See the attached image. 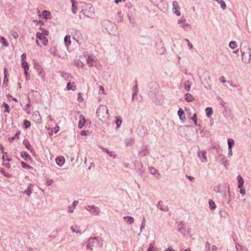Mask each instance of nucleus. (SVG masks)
<instances>
[{
    "mask_svg": "<svg viewBox=\"0 0 251 251\" xmlns=\"http://www.w3.org/2000/svg\"><path fill=\"white\" fill-rule=\"evenodd\" d=\"M102 29L107 32L110 35H117L118 33L117 25L113 23L108 21L103 20L101 23Z\"/></svg>",
    "mask_w": 251,
    "mask_h": 251,
    "instance_id": "obj_1",
    "label": "nucleus"
},
{
    "mask_svg": "<svg viewBox=\"0 0 251 251\" xmlns=\"http://www.w3.org/2000/svg\"><path fill=\"white\" fill-rule=\"evenodd\" d=\"M97 115L100 120L106 121L109 118V112L107 107L105 105H100L97 108Z\"/></svg>",
    "mask_w": 251,
    "mask_h": 251,
    "instance_id": "obj_2",
    "label": "nucleus"
},
{
    "mask_svg": "<svg viewBox=\"0 0 251 251\" xmlns=\"http://www.w3.org/2000/svg\"><path fill=\"white\" fill-rule=\"evenodd\" d=\"M242 60L246 64L250 62L251 59V49L249 47H245L241 50Z\"/></svg>",
    "mask_w": 251,
    "mask_h": 251,
    "instance_id": "obj_3",
    "label": "nucleus"
},
{
    "mask_svg": "<svg viewBox=\"0 0 251 251\" xmlns=\"http://www.w3.org/2000/svg\"><path fill=\"white\" fill-rule=\"evenodd\" d=\"M84 208L94 216H98L100 212V208L95 205H87L85 206Z\"/></svg>",
    "mask_w": 251,
    "mask_h": 251,
    "instance_id": "obj_4",
    "label": "nucleus"
},
{
    "mask_svg": "<svg viewBox=\"0 0 251 251\" xmlns=\"http://www.w3.org/2000/svg\"><path fill=\"white\" fill-rule=\"evenodd\" d=\"M87 64L89 67H97L98 61L97 57L94 55H88L86 59Z\"/></svg>",
    "mask_w": 251,
    "mask_h": 251,
    "instance_id": "obj_5",
    "label": "nucleus"
},
{
    "mask_svg": "<svg viewBox=\"0 0 251 251\" xmlns=\"http://www.w3.org/2000/svg\"><path fill=\"white\" fill-rule=\"evenodd\" d=\"M197 155L201 162L205 163L208 162L207 152L205 150H198Z\"/></svg>",
    "mask_w": 251,
    "mask_h": 251,
    "instance_id": "obj_6",
    "label": "nucleus"
},
{
    "mask_svg": "<svg viewBox=\"0 0 251 251\" xmlns=\"http://www.w3.org/2000/svg\"><path fill=\"white\" fill-rule=\"evenodd\" d=\"M73 39L75 40L79 45H81L84 42L83 36L78 30L75 31L73 34Z\"/></svg>",
    "mask_w": 251,
    "mask_h": 251,
    "instance_id": "obj_7",
    "label": "nucleus"
},
{
    "mask_svg": "<svg viewBox=\"0 0 251 251\" xmlns=\"http://www.w3.org/2000/svg\"><path fill=\"white\" fill-rule=\"evenodd\" d=\"M96 237L89 238L87 242L86 249L92 251L94 247L96 244Z\"/></svg>",
    "mask_w": 251,
    "mask_h": 251,
    "instance_id": "obj_8",
    "label": "nucleus"
},
{
    "mask_svg": "<svg viewBox=\"0 0 251 251\" xmlns=\"http://www.w3.org/2000/svg\"><path fill=\"white\" fill-rule=\"evenodd\" d=\"M180 6L177 1H173V12L176 14L177 16H180L181 13L179 11L180 10Z\"/></svg>",
    "mask_w": 251,
    "mask_h": 251,
    "instance_id": "obj_9",
    "label": "nucleus"
},
{
    "mask_svg": "<svg viewBox=\"0 0 251 251\" xmlns=\"http://www.w3.org/2000/svg\"><path fill=\"white\" fill-rule=\"evenodd\" d=\"M177 24L179 25L180 27L183 28L184 30H187L190 27V25L186 22V20L185 19L178 20Z\"/></svg>",
    "mask_w": 251,
    "mask_h": 251,
    "instance_id": "obj_10",
    "label": "nucleus"
},
{
    "mask_svg": "<svg viewBox=\"0 0 251 251\" xmlns=\"http://www.w3.org/2000/svg\"><path fill=\"white\" fill-rule=\"evenodd\" d=\"M78 201H75L73 202L72 205H69L67 207V212L69 213H72L74 212L76 206L77 205Z\"/></svg>",
    "mask_w": 251,
    "mask_h": 251,
    "instance_id": "obj_11",
    "label": "nucleus"
},
{
    "mask_svg": "<svg viewBox=\"0 0 251 251\" xmlns=\"http://www.w3.org/2000/svg\"><path fill=\"white\" fill-rule=\"evenodd\" d=\"M79 121L78 125V127L79 129H81L85 125L86 122L85 118L83 115H80L79 116Z\"/></svg>",
    "mask_w": 251,
    "mask_h": 251,
    "instance_id": "obj_12",
    "label": "nucleus"
},
{
    "mask_svg": "<svg viewBox=\"0 0 251 251\" xmlns=\"http://www.w3.org/2000/svg\"><path fill=\"white\" fill-rule=\"evenodd\" d=\"M149 152L148 147L145 146L141 149L140 151H139V155L140 157H144L147 155Z\"/></svg>",
    "mask_w": 251,
    "mask_h": 251,
    "instance_id": "obj_13",
    "label": "nucleus"
},
{
    "mask_svg": "<svg viewBox=\"0 0 251 251\" xmlns=\"http://www.w3.org/2000/svg\"><path fill=\"white\" fill-rule=\"evenodd\" d=\"M36 37L41 40H43V44L44 45L46 46L48 45V39L45 36H43L42 34H40V32H37L36 33Z\"/></svg>",
    "mask_w": 251,
    "mask_h": 251,
    "instance_id": "obj_14",
    "label": "nucleus"
},
{
    "mask_svg": "<svg viewBox=\"0 0 251 251\" xmlns=\"http://www.w3.org/2000/svg\"><path fill=\"white\" fill-rule=\"evenodd\" d=\"M177 114L179 117L180 120L182 123H184L185 121V117L183 110L180 108L177 112Z\"/></svg>",
    "mask_w": 251,
    "mask_h": 251,
    "instance_id": "obj_15",
    "label": "nucleus"
},
{
    "mask_svg": "<svg viewBox=\"0 0 251 251\" xmlns=\"http://www.w3.org/2000/svg\"><path fill=\"white\" fill-rule=\"evenodd\" d=\"M157 207L162 211L167 212L169 211V208L167 206H164L162 201H158Z\"/></svg>",
    "mask_w": 251,
    "mask_h": 251,
    "instance_id": "obj_16",
    "label": "nucleus"
},
{
    "mask_svg": "<svg viewBox=\"0 0 251 251\" xmlns=\"http://www.w3.org/2000/svg\"><path fill=\"white\" fill-rule=\"evenodd\" d=\"M23 144L25 145V146L26 149H27L28 151H29L31 153H34V151H33L32 147H31V145L30 144L29 141L25 139L23 141Z\"/></svg>",
    "mask_w": 251,
    "mask_h": 251,
    "instance_id": "obj_17",
    "label": "nucleus"
},
{
    "mask_svg": "<svg viewBox=\"0 0 251 251\" xmlns=\"http://www.w3.org/2000/svg\"><path fill=\"white\" fill-rule=\"evenodd\" d=\"M61 75L65 80L67 81H71L72 79V77L70 74L65 72H61Z\"/></svg>",
    "mask_w": 251,
    "mask_h": 251,
    "instance_id": "obj_18",
    "label": "nucleus"
},
{
    "mask_svg": "<svg viewBox=\"0 0 251 251\" xmlns=\"http://www.w3.org/2000/svg\"><path fill=\"white\" fill-rule=\"evenodd\" d=\"M71 230L73 233H75L76 234H81V231L80 229L79 226L77 225H73L71 227Z\"/></svg>",
    "mask_w": 251,
    "mask_h": 251,
    "instance_id": "obj_19",
    "label": "nucleus"
},
{
    "mask_svg": "<svg viewBox=\"0 0 251 251\" xmlns=\"http://www.w3.org/2000/svg\"><path fill=\"white\" fill-rule=\"evenodd\" d=\"M55 161L57 165L62 166L65 163V158L64 157L59 156L56 158Z\"/></svg>",
    "mask_w": 251,
    "mask_h": 251,
    "instance_id": "obj_20",
    "label": "nucleus"
},
{
    "mask_svg": "<svg viewBox=\"0 0 251 251\" xmlns=\"http://www.w3.org/2000/svg\"><path fill=\"white\" fill-rule=\"evenodd\" d=\"M123 219L125 220V221L128 224L131 225L134 223V220L132 217L129 216H124Z\"/></svg>",
    "mask_w": 251,
    "mask_h": 251,
    "instance_id": "obj_21",
    "label": "nucleus"
},
{
    "mask_svg": "<svg viewBox=\"0 0 251 251\" xmlns=\"http://www.w3.org/2000/svg\"><path fill=\"white\" fill-rule=\"evenodd\" d=\"M237 180L238 181V187L239 188L243 187L244 181L242 177L240 175H238L237 177Z\"/></svg>",
    "mask_w": 251,
    "mask_h": 251,
    "instance_id": "obj_22",
    "label": "nucleus"
},
{
    "mask_svg": "<svg viewBox=\"0 0 251 251\" xmlns=\"http://www.w3.org/2000/svg\"><path fill=\"white\" fill-rule=\"evenodd\" d=\"M217 158L221 162L222 164L225 165L226 163L225 155L222 153H219L217 156Z\"/></svg>",
    "mask_w": 251,
    "mask_h": 251,
    "instance_id": "obj_23",
    "label": "nucleus"
},
{
    "mask_svg": "<svg viewBox=\"0 0 251 251\" xmlns=\"http://www.w3.org/2000/svg\"><path fill=\"white\" fill-rule=\"evenodd\" d=\"M155 242L152 241L149 245L147 251H157V248L155 246Z\"/></svg>",
    "mask_w": 251,
    "mask_h": 251,
    "instance_id": "obj_24",
    "label": "nucleus"
},
{
    "mask_svg": "<svg viewBox=\"0 0 251 251\" xmlns=\"http://www.w3.org/2000/svg\"><path fill=\"white\" fill-rule=\"evenodd\" d=\"M21 157L25 160H31L30 155L26 151H22L21 153Z\"/></svg>",
    "mask_w": 251,
    "mask_h": 251,
    "instance_id": "obj_25",
    "label": "nucleus"
},
{
    "mask_svg": "<svg viewBox=\"0 0 251 251\" xmlns=\"http://www.w3.org/2000/svg\"><path fill=\"white\" fill-rule=\"evenodd\" d=\"M194 97L190 93H186L185 95V100L188 102H191L194 100Z\"/></svg>",
    "mask_w": 251,
    "mask_h": 251,
    "instance_id": "obj_26",
    "label": "nucleus"
},
{
    "mask_svg": "<svg viewBox=\"0 0 251 251\" xmlns=\"http://www.w3.org/2000/svg\"><path fill=\"white\" fill-rule=\"evenodd\" d=\"M75 85L74 82L71 83L70 81H69L67 83V89L68 90H72L73 91H75Z\"/></svg>",
    "mask_w": 251,
    "mask_h": 251,
    "instance_id": "obj_27",
    "label": "nucleus"
},
{
    "mask_svg": "<svg viewBox=\"0 0 251 251\" xmlns=\"http://www.w3.org/2000/svg\"><path fill=\"white\" fill-rule=\"evenodd\" d=\"M149 172L151 174L154 175L156 177L159 176V174L157 170L154 168H150L149 169Z\"/></svg>",
    "mask_w": 251,
    "mask_h": 251,
    "instance_id": "obj_28",
    "label": "nucleus"
},
{
    "mask_svg": "<svg viewBox=\"0 0 251 251\" xmlns=\"http://www.w3.org/2000/svg\"><path fill=\"white\" fill-rule=\"evenodd\" d=\"M102 149L104 152L107 153L110 157H112L114 158H116L117 157V154L113 153V151H110L107 149L104 148H102Z\"/></svg>",
    "mask_w": 251,
    "mask_h": 251,
    "instance_id": "obj_29",
    "label": "nucleus"
},
{
    "mask_svg": "<svg viewBox=\"0 0 251 251\" xmlns=\"http://www.w3.org/2000/svg\"><path fill=\"white\" fill-rule=\"evenodd\" d=\"M31 185L32 184L30 183L26 189L23 192L24 194H26L28 196H30L32 193V189L31 188Z\"/></svg>",
    "mask_w": 251,
    "mask_h": 251,
    "instance_id": "obj_30",
    "label": "nucleus"
},
{
    "mask_svg": "<svg viewBox=\"0 0 251 251\" xmlns=\"http://www.w3.org/2000/svg\"><path fill=\"white\" fill-rule=\"evenodd\" d=\"M64 43L67 47L71 45V36L69 35H67L65 36L64 38Z\"/></svg>",
    "mask_w": 251,
    "mask_h": 251,
    "instance_id": "obj_31",
    "label": "nucleus"
},
{
    "mask_svg": "<svg viewBox=\"0 0 251 251\" xmlns=\"http://www.w3.org/2000/svg\"><path fill=\"white\" fill-rule=\"evenodd\" d=\"M75 65L78 68H83L84 66V63L80 60H75Z\"/></svg>",
    "mask_w": 251,
    "mask_h": 251,
    "instance_id": "obj_32",
    "label": "nucleus"
},
{
    "mask_svg": "<svg viewBox=\"0 0 251 251\" xmlns=\"http://www.w3.org/2000/svg\"><path fill=\"white\" fill-rule=\"evenodd\" d=\"M208 203H209V208L210 210H214L216 208V204L213 200H212L211 199L209 200Z\"/></svg>",
    "mask_w": 251,
    "mask_h": 251,
    "instance_id": "obj_33",
    "label": "nucleus"
},
{
    "mask_svg": "<svg viewBox=\"0 0 251 251\" xmlns=\"http://www.w3.org/2000/svg\"><path fill=\"white\" fill-rule=\"evenodd\" d=\"M21 133V131L20 130H17L15 136H13V137H9L8 138V141L9 142L11 143L13 141V140L15 139V138H19V135H20Z\"/></svg>",
    "mask_w": 251,
    "mask_h": 251,
    "instance_id": "obj_34",
    "label": "nucleus"
},
{
    "mask_svg": "<svg viewBox=\"0 0 251 251\" xmlns=\"http://www.w3.org/2000/svg\"><path fill=\"white\" fill-rule=\"evenodd\" d=\"M125 144L126 146H131L134 143V140L132 138H127L125 141Z\"/></svg>",
    "mask_w": 251,
    "mask_h": 251,
    "instance_id": "obj_35",
    "label": "nucleus"
},
{
    "mask_svg": "<svg viewBox=\"0 0 251 251\" xmlns=\"http://www.w3.org/2000/svg\"><path fill=\"white\" fill-rule=\"evenodd\" d=\"M72 2V12L73 14H75L77 11V6H75V0H71Z\"/></svg>",
    "mask_w": 251,
    "mask_h": 251,
    "instance_id": "obj_36",
    "label": "nucleus"
},
{
    "mask_svg": "<svg viewBox=\"0 0 251 251\" xmlns=\"http://www.w3.org/2000/svg\"><path fill=\"white\" fill-rule=\"evenodd\" d=\"M0 42L5 47H7L9 46L8 42L4 37H0Z\"/></svg>",
    "mask_w": 251,
    "mask_h": 251,
    "instance_id": "obj_37",
    "label": "nucleus"
},
{
    "mask_svg": "<svg viewBox=\"0 0 251 251\" xmlns=\"http://www.w3.org/2000/svg\"><path fill=\"white\" fill-rule=\"evenodd\" d=\"M138 92V90L137 85H136L132 88V100L134 99L135 96L137 94Z\"/></svg>",
    "mask_w": 251,
    "mask_h": 251,
    "instance_id": "obj_38",
    "label": "nucleus"
},
{
    "mask_svg": "<svg viewBox=\"0 0 251 251\" xmlns=\"http://www.w3.org/2000/svg\"><path fill=\"white\" fill-rule=\"evenodd\" d=\"M205 112L207 116L210 117L213 114V110L211 107H207L205 109Z\"/></svg>",
    "mask_w": 251,
    "mask_h": 251,
    "instance_id": "obj_39",
    "label": "nucleus"
},
{
    "mask_svg": "<svg viewBox=\"0 0 251 251\" xmlns=\"http://www.w3.org/2000/svg\"><path fill=\"white\" fill-rule=\"evenodd\" d=\"M229 46L231 49H235L237 47V42L234 41H232L229 42Z\"/></svg>",
    "mask_w": 251,
    "mask_h": 251,
    "instance_id": "obj_40",
    "label": "nucleus"
},
{
    "mask_svg": "<svg viewBox=\"0 0 251 251\" xmlns=\"http://www.w3.org/2000/svg\"><path fill=\"white\" fill-rule=\"evenodd\" d=\"M220 217L224 218H226L228 216L227 212L225 210H220L219 211Z\"/></svg>",
    "mask_w": 251,
    "mask_h": 251,
    "instance_id": "obj_41",
    "label": "nucleus"
},
{
    "mask_svg": "<svg viewBox=\"0 0 251 251\" xmlns=\"http://www.w3.org/2000/svg\"><path fill=\"white\" fill-rule=\"evenodd\" d=\"M203 74L205 75L206 76V77L205 78V80L207 82V83H208V81H210V75H209V73L207 71H203Z\"/></svg>",
    "mask_w": 251,
    "mask_h": 251,
    "instance_id": "obj_42",
    "label": "nucleus"
},
{
    "mask_svg": "<svg viewBox=\"0 0 251 251\" xmlns=\"http://www.w3.org/2000/svg\"><path fill=\"white\" fill-rule=\"evenodd\" d=\"M234 144V141L233 140V139H232L231 138H229L227 140V144H228V149H230V148L232 149Z\"/></svg>",
    "mask_w": 251,
    "mask_h": 251,
    "instance_id": "obj_43",
    "label": "nucleus"
},
{
    "mask_svg": "<svg viewBox=\"0 0 251 251\" xmlns=\"http://www.w3.org/2000/svg\"><path fill=\"white\" fill-rule=\"evenodd\" d=\"M191 87V84L189 81H187L184 82V88L186 91H189Z\"/></svg>",
    "mask_w": 251,
    "mask_h": 251,
    "instance_id": "obj_44",
    "label": "nucleus"
},
{
    "mask_svg": "<svg viewBox=\"0 0 251 251\" xmlns=\"http://www.w3.org/2000/svg\"><path fill=\"white\" fill-rule=\"evenodd\" d=\"M50 12L47 10H44L42 12V15L43 17L46 19H50L49 17L50 16Z\"/></svg>",
    "mask_w": 251,
    "mask_h": 251,
    "instance_id": "obj_45",
    "label": "nucleus"
},
{
    "mask_svg": "<svg viewBox=\"0 0 251 251\" xmlns=\"http://www.w3.org/2000/svg\"><path fill=\"white\" fill-rule=\"evenodd\" d=\"M22 67L24 68V71L28 70L29 69L28 63L25 61L22 62Z\"/></svg>",
    "mask_w": 251,
    "mask_h": 251,
    "instance_id": "obj_46",
    "label": "nucleus"
},
{
    "mask_svg": "<svg viewBox=\"0 0 251 251\" xmlns=\"http://www.w3.org/2000/svg\"><path fill=\"white\" fill-rule=\"evenodd\" d=\"M56 49L55 47L50 48L49 50V52L54 56L56 55Z\"/></svg>",
    "mask_w": 251,
    "mask_h": 251,
    "instance_id": "obj_47",
    "label": "nucleus"
},
{
    "mask_svg": "<svg viewBox=\"0 0 251 251\" xmlns=\"http://www.w3.org/2000/svg\"><path fill=\"white\" fill-rule=\"evenodd\" d=\"M122 120L120 117H117V120L116 121V124L117 128H119L122 124Z\"/></svg>",
    "mask_w": 251,
    "mask_h": 251,
    "instance_id": "obj_48",
    "label": "nucleus"
},
{
    "mask_svg": "<svg viewBox=\"0 0 251 251\" xmlns=\"http://www.w3.org/2000/svg\"><path fill=\"white\" fill-rule=\"evenodd\" d=\"M3 107L4 108V112L9 113L10 112L9 105L5 102L2 104Z\"/></svg>",
    "mask_w": 251,
    "mask_h": 251,
    "instance_id": "obj_49",
    "label": "nucleus"
},
{
    "mask_svg": "<svg viewBox=\"0 0 251 251\" xmlns=\"http://www.w3.org/2000/svg\"><path fill=\"white\" fill-rule=\"evenodd\" d=\"M0 172L1 173H2L5 176L7 177H10L11 175L8 173H6L4 170V169L3 168H0Z\"/></svg>",
    "mask_w": 251,
    "mask_h": 251,
    "instance_id": "obj_50",
    "label": "nucleus"
},
{
    "mask_svg": "<svg viewBox=\"0 0 251 251\" xmlns=\"http://www.w3.org/2000/svg\"><path fill=\"white\" fill-rule=\"evenodd\" d=\"M38 75L41 77L43 78H44L45 77V72L43 69H40V70H38Z\"/></svg>",
    "mask_w": 251,
    "mask_h": 251,
    "instance_id": "obj_51",
    "label": "nucleus"
},
{
    "mask_svg": "<svg viewBox=\"0 0 251 251\" xmlns=\"http://www.w3.org/2000/svg\"><path fill=\"white\" fill-rule=\"evenodd\" d=\"M96 244H97L100 247H101L103 246V241L99 238L98 237H96Z\"/></svg>",
    "mask_w": 251,
    "mask_h": 251,
    "instance_id": "obj_52",
    "label": "nucleus"
},
{
    "mask_svg": "<svg viewBox=\"0 0 251 251\" xmlns=\"http://www.w3.org/2000/svg\"><path fill=\"white\" fill-rule=\"evenodd\" d=\"M21 165L22 167L23 168H24V169H25V168L31 169V168H32V167L30 165L26 164L24 162H21Z\"/></svg>",
    "mask_w": 251,
    "mask_h": 251,
    "instance_id": "obj_53",
    "label": "nucleus"
},
{
    "mask_svg": "<svg viewBox=\"0 0 251 251\" xmlns=\"http://www.w3.org/2000/svg\"><path fill=\"white\" fill-rule=\"evenodd\" d=\"M185 41H186L187 43V46L188 47V48L190 50H193V44L190 42L189 40L188 39H185Z\"/></svg>",
    "mask_w": 251,
    "mask_h": 251,
    "instance_id": "obj_54",
    "label": "nucleus"
},
{
    "mask_svg": "<svg viewBox=\"0 0 251 251\" xmlns=\"http://www.w3.org/2000/svg\"><path fill=\"white\" fill-rule=\"evenodd\" d=\"M30 126V123L27 120H25L24 122V127L25 128H27Z\"/></svg>",
    "mask_w": 251,
    "mask_h": 251,
    "instance_id": "obj_55",
    "label": "nucleus"
},
{
    "mask_svg": "<svg viewBox=\"0 0 251 251\" xmlns=\"http://www.w3.org/2000/svg\"><path fill=\"white\" fill-rule=\"evenodd\" d=\"M24 110L26 113H27V114L30 113L29 102H28V103L26 104V106Z\"/></svg>",
    "mask_w": 251,
    "mask_h": 251,
    "instance_id": "obj_56",
    "label": "nucleus"
},
{
    "mask_svg": "<svg viewBox=\"0 0 251 251\" xmlns=\"http://www.w3.org/2000/svg\"><path fill=\"white\" fill-rule=\"evenodd\" d=\"M161 49L157 51V53L158 54H162L165 51V48L163 47L162 44H160Z\"/></svg>",
    "mask_w": 251,
    "mask_h": 251,
    "instance_id": "obj_57",
    "label": "nucleus"
},
{
    "mask_svg": "<svg viewBox=\"0 0 251 251\" xmlns=\"http://www.w3.org/2000/svg\"><path fill=\"white\" fill-rule=\"evenodd\" d=\"M197 115L196 113H195L193 115V116L192 117V118H191L192 120L194 121V124L195 126H198V124H197Z\"/></svg>",
    "mask_w": 251,
    "mask_h": 251,
    "instance_id": "obj_58",
    "label": "nucleus"
},
{
    "mask_svg": "<svg viewBox=\"0 0 251 251\" xmlns=\"http://www.w3.org/2000/svg\"><path fill=\"white\" fill-rule=\"evenodd\" d=\"M11 35L14 39H17L18 37L17 32L15 31H12L11 32Z\"/></svg>",
    "mask_w": 251,
    "mask_h": 251,
    "instance_id": "obj_59",
    "label": "nucleus"
},
{
    "mask_svg": "<svg viewBox=\"0 0 251 251\" xmlns=\"http://www.w3.org/2000/svg\"><path fill=\"white\" fill-rule=\"evenodd\" d=\"M49 31L45 29H42V32L40 33V34H42L43 36H47L49 35Z\"/></svg>",
    "mask_w": 251,
    "mask_h": 251,
    "instance_id": "obj_60",
    "label": "nucleus"
},
{
    "mask_svg": "<svg viewBox=\"0 0 251 251\" xmlns=\"http://www.w3.org/2000/svg\"><path fill=\"white\" fill-rule=\"evenodd\" d=\"M205 251H209L210 250V244L206 242L205 244Z\"/></svg>",
    "mask_w": 251,
    "mask_h": 251,
    "instance_id": "obj_61",
    "label": "nucleus"
},
{
    "mask_svg": "<svg viewBox=\"0 0 251 251\" xmlns=\"http://www.w3.org/2000/svg\"><path fill=\"white\" fill-rule=\"evenodd\" d=\"M151 2L154 5H155V6H157L158 5V2L161 0H150Z\"/></svg>",
    "mask_w": 251,
    "mask_h": 251,
    "instance_id": "obj_62",
    "label": "nucleus"
},
{
    "mask_svg": "<svg viewBox=\"0 0 251 251\" xmlns=\"http://www.w3.org/2000/svg\"><path fill=\"white\" fill-rule=\"evenodd\" d=\"M240 193L241 194H242V195H245L246 191L243 187H241V188H240Z\"/></svg>",
    "mask_w": 251,
    "mask_h": 251,
    "instance_id": "obj_63",
    "label": "nucleus"
},
{
    "mask_svg": "<svg viewBox=\"0 0 251 251\" xmlns=\"http://www.w3.org/2000/svg\"><path fill=\"white\" fill-rule=\"evenodd\" d=\"M219 80L222 83H225L226 82V80L225 79V77L224 76H222L220 77Z\"/></svg>",
    "mask_w": 251,
    "mask_h": 251,
    "instance_id": "obj_64",
    "label": "nucleus"
}]
</instances>
